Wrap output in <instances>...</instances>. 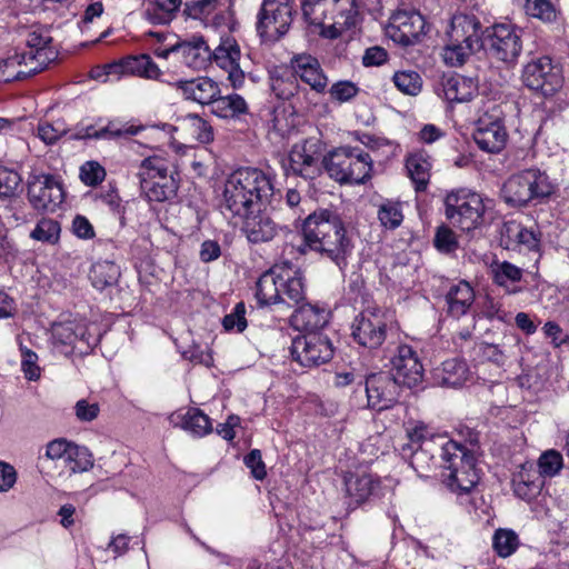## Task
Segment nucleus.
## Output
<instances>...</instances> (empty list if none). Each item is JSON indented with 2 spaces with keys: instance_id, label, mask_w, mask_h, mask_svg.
<instances>
[{
  "instance_id": "obj_25",
  "label": "nucleus",
  "mask_w": 569,
  "mask_h": 569,
  "mask_svg": "<svg viewBox=\"0 0 569 569\" xmlns=\"http://www.w3.org/2000/svg\"><path fill=\"white\" fill-rule=\"evenodd\" d=\"M293 307L296 309L290 322L299 331L317 332L328 323L329 312L318 305L307 302L305 299Z\"/></svg>"
},
{
  "instance_id": "obj_33",
  "label": "nucleus",
  "mask_w": 569,
  "mask_h": 569,
  "mask_svg": "<svg viewBox=\"0 0 569 569\" xmlns=\"http://www.w3.org/2000/svg\"><path fill=\"white\" fill-rule=\"evenodd\" d=\"M490 273L493 283L505 288L509 295L521 291L517 283L522 279L523 271L521 268L509 261H493L490 266Z\"/></svg>"
},
{
  "instance_id": "obj_20",
  "label": "nucleus",
  "mask_w": 569,
  "mask_h": 569,
  "mask_svg": "<svg viewBox=\"0 0 569 569\" xmlns=\"http://www.w3.org/2000/svg\"><path fill=\"white\" fill-rule=\"evenodd\" d=\"M392 377L400 385L409 388L416 387L422 381L423 367L417 352L408 345L397 348V353L391 359Z\"/></svg>"
},
{
  "instance_id": "obj_54",
  "label": "nucleus",
  "mask_w": 569,
  "mask_h": 569,
  "mask_svg": "<svg viewBox=\"0 0 569 569\" xmlns=\"http://www.w3.org/2000/svg\"><path fill=\"white\" fill-rule=\"evenodd\" d=\"M538 468L541 477L556 476L562 468L561 453L553 449L545 451L538 459Z\"/></svg>"
},
{
  "instance_id": "obj_13",
  "label": "nucleus",
  "mask_w": 569,
  "mask_h": 569,
  "mask_svg": "<svg viewBox=\"0 0 569 569\" xmlns=\"http://www.w3.org/2000/svg\"><path fill=\"white\" fill-rule=\"evenodd\" d=\"M502 116L499 106H492L479 116L476 121L473 139L481 150L497 153L505 148L508 133Z\"/></svg>"
},
{
  "instance_id": "obj_24",
  "label": "nucleus",
  "mask_w": 569,
  "mask_h": 569,
  "mask_svg": "<svg viewBox=\"0 0 569 569\" xmlns=\"http://www.w3.org/2000/svg\"><path fill=\"white\" fill-rule=\"evenodd\" d=\"M290 64L293 70L292 77H299L316 92L321 93L326 90L328 79L317 58L307 53H300L291 58Z\"/></svg>"
},
{
  "instance_id": "obj_63",
  "label": "nucleus",
  "mask_w": 569,
  "mask_h": 569,
  "mask_svg": "<svg viewBox=\"0 0 569 569\" xmlns=\"http://www.w3.org/2000/svg\"><path fill=\"white\" fill-rule=\"evenodd\" d=\"M298 89V83L295 77L277 78L272 82V90L280 99L291 98Z\"/></svg>"
},
{
  "instance_id": "obj_14",
  "label": "nucleus",
  "mask_w": 569,
  "mask_h": 569,
  "mask_svg": "<svg viewBox=\"0 0 569 569\" xmlns=\"http://www.w3.org/2000/svg\"><path fill=\"white\" fill-rule=\"evenodd\" d=\"M293 13L290 0H263L257 23L260 36L274 40L284 36L291 27Z\"/></svg>"
},
{
  "instance_id": "obj_27",
  "label": "nucleus",
  "mask_w": 569,
  "mask_h": 569,
  "mask_svg": "<svg viewBox=\"0 0 569 569\" xmlns=\"http://www.w3.org/2000/svg\"><path fill=\"white\" fill-rule=\"evenodd\" d=\"M186 99L200 104H211L220 93L219 86L208 77H198L190 80H179L174 83Z\"/></svg>"
},
{
  "instance_id": "obj_55",
  "label": "nucleus",
  "mask_w": 569,
  "mask_h": 569,
  "mask_svg": "<svg viewBox=\"0 0 569 569\" xmlns=\"http://www.w3.org/2000/svg\"><path fill=\"white\" fill-rule=\"evenodd\" d=\"M63 121L40 122L37 128V136L46 143L53 144L68 132Z\"/></svg>"
},
{
  "instance_id": "obj_64",
  "label": "nucleus",
  "mask_w": 569,
  "mask_h": 569,
  "mask_svg": "<svg viewBox=\"0 0 569 569\" xmlns=\"http://www.w3.org/2000/svg\"><path fill=\"white\" fill-rule=\"evenodd\" d=\"M99 411L100 408L98 403H90L84 399L77 401L74 406L76 417L82 422H90L94 420L98 417Z\"/></svg>"
},
{
  "instance_id": "obj_53",
  "label": "nucleus",
  "mask_w": 569,
  "mask_h": 569,
  "mask_svg": "<svg viewBox=\"0 0 569 569\" xmlns=\"http://www.w3.org/2000/svg\"><path fill=\"white\" fill-rule=\"evenodd\" d=\"M187 129L190 131L192 137L201 143H209L213 140L212 127L197 114L188 116Z\"/></svg>"
},
{
  "instance_id": "obj_38",
  "label": "nucleus",
  "mask_w": 569,
  "mask_h": 569,
  "mask_svg": "<svg viewBox=\"0 0 569 569\" xmlns=\"http://www.w3.org/2000/svg\"><path fill=\"white\" fill-rule=\"evenodd\" d=\"M287 173L292 172L305 179H313L319 173L316 159L306 152L305 147L295 146L289 154L288 164H284Z\"/></svg>"
},
{
  "instance_id": "obj_44",
  "label": "nucleus",
  "mask_w": 569,
  "mask_h": 569,
  "mask_svg": "<svg viewBox=\"0 0 569 569\" xmlns=\"http://www.w3.org/2000/svg\"><path fill=\"white\" fill-rule=\"evenodd\" d=\"M478 51L480 50L467 43L447 38L446 46L442 49V59L450 67H460Z\"/></svg>"
},
{
  "instance_id": "obj_51",
  "label": "nucleus",
  "mask_w": 569,
  "mask_h": 569,
  "mask_svg": "<svg viewBox=\"0 0 569 569\" xmlns=\"http://www.w3.org/2000/svg\"><path fill=\"white\" fill-rule=\"evenodd\" d=\"M21 176L13 169L0 167V199H12L21 184Z\"/></svg>"
},
{
  "instance_id": "obj_41",
  "label": "nucleus",
  "mask_w": 569,
  "mask_h": 569,
  "mask_svg": "<svg viewBox=\"0 0 569 569\" xmlns=\"http://www.w3.org/2000/svg\"><path fill=\"white\" fill-rule=\"evenodd\" d=\"M60 462L69 473L86 472L93 467V458L90 451L86 447L76 443L70 446Z\"/></svg>"
},
{
  "instance_id": "obj_50",
  "label": "nucleus",
  "mask_w": 569,
  "mask_h": 569,
  "mask_svg": "<svg viewBox=\"0 0 569 569\" xmlns=\"http://www.w3.org/2000/svg\"><path fill=\"white\" fill-rule=\"evenodd\" d=\"M59 222L49 218H42L30 233L33 240L48 243H56L59 240Z\"/></svg>"
},
{
  "instance_id": "obj_49",
  "label": "nucleus",
  "mask_w": 569,
  "mask_h": 569,
  "mask_svg": "<svg viewBox=\"0 0 569 569\" xmlns=\"http://www.w3.org/2000/svg\"><path fill=\"white\" fill-rule=\"evenodd\" d=\"M378 219L385 228H398L403 220L400 202L390 200L382 202L378 210Z\"/></svg>"
},
{
  "instance_id": "obj_32",
  "label": "nucleus",
  "mask_w": 569,
  "mask_h": 569,
  "mask_svg": "<svg viewBox=\"0 0 569 569\" xmlns=\"http://www.w3.org/2000/svg\"><path fill=\"white\" fill-rule=\"evenodd\" d=\"M406 168L415 189L425 191L430 180L431 161L425 150H417L406 157Z\"/></svg>"
},
{
  "instance_id": "obj_59",
  "label": "nucleus",
  "mask_w": 569,
  "mask_h": 569,
  "mask_svg": "<svg viewBox=\"0 0 569 569\" xmlns=\"http://www.w3.org/2000/svg\"><path fill=\"white\" fill-rule=\"evenodd\" d=\"M433 242L439 251L446 253L452 252L458 248L455 232L445 226L437 229Z\"/></svg>"
},
{
  "instance_id": "obj_42",
  "label": "nucleus",
  "mask_w": 569,
  "mask_h": 569,
  "mask_svg": "<svg viewBox=\"0 0 569 569\" xmlns=\"http://www.w3.org/2000/svg\"><path fill=\"white\" fill-rule=\"evenodd\" d=\"M120 277L119 267L112 261H98L92 264L90 280L92 286L99 290L116 284Z\"/></svg>"
},
{
  "instance_id": "obj_31",
  "label": "nucleus",
  "mask_w": 569,
  "mask_h": 569,
  "mask_svg": "<svg viewBox=\"0 0 569 569\" xmlns=\"http://www.w3.org/2000/svg\"><path fill=\"white\" fill-rule=\"evenodd\" d=\"M470 377L466 361L457 358L448 359L435 370V379L443 387H461Z\"/></svg>"
},
{
  "instance_id": "obj_9",
  "label": "nucleus",
  "mask_w": 569,
  "mask_h": 569,
  "mask_svg": "<svg viewBox=\"0 0 569 569\" xmlns=\"http://www.w3.org/2000/svg\"><path fill=\"white\" fill-rule=\"evenodd\" d=\"M446 217L456 227L465 231L476 229L485 213L480 194L467 189L451 191L445 199Z\"/></svg>"
},
{
  "instance_id": "obj_10",
  "label": "nucleus",
  "mask_w": 569,
  "mask_h": 569,
  "mask_svg": "<svg viewBox=\"0 0 569 569\" xmlns=\"http://www.w3.org/2000/svg\"><path fill=\"white\" fill-rule=\"evenodd\" d=\"M522 81L530 90L550 97L562 88L563 76L559 66L553 64L549 57L542 56L525 66Z\"/></svg>"
},
{
  "instance_id": "obj_60",
  "label": "nucleus",
  "mask_w": 569,
  "mask_h": 569,
  "mask_svg": "<svg viewBox=\"0 0 569 569\" xmlns=\"http://www.w3.org/2000/svg\"><path fill=\"white\" fill-rule=\"evenodd\" d=\"M359 89L351 81H338L331 86L329 93L333 100L346 102L357 96Z\"/></svg>"
},
{
  "instance_id": "obj_29",
  "label": "nucleus",
  "mask_w": 569,
  "mask_h": 569,
  "mask_svg": "<svg viewBox=\"0 0 569 569\" xmlns=\"http://www.w3.org/2000/svg\"><path fill=\"white\" fill-rule=\"evenodd\" d=\"M240 218L244 220L242 230L252 243L270 241L278 233L277 224L266 214L258 212Z\"/></svg>"
},
{
  "instance_id": "obj_28",
  "label": "nucleus",
  "mask_w": 569,
  "mask_h": 569,
  "mask_svg": "<svg viewBox=\"0 0 569 569\" xmlns=\"http://www.w3.org/2000/svg\"><path fill=\"white\" fill-rule=\"evenodd\" d=\"M169 421L174 428H181L194 437H203L212 431L210 418L198 408L174 412L169 417Z\"/></svg>"
},
{
  "instance_id": "obj_35",
  "label": "nucleus",
  "mask_w": 569,
  "mask_h": 569,
  "mask_svg": "<svg viewBox=\"0 0 569 569\" xmlns=\"http://www.w3.org/2000/svg\"><path fill=\"white\" fill-rule=\"evenodd\" d=\"M502 236L506 238L507 248L532 251L539 247L537 233L515 221L505 223Z\"/></svg>"
},
{
  "instance_id": "obj_5",
  "label": "nucleus",
  "mask_w": 569,
  "mask_h": 569,
  "mask_svg": "<svg viewBox=\"0 0 569 569\" xmlns=\"http://www.w3.org/2000/svg\"><path fill=\"white\" fill-rule=\"evenodd\" d=\"M441 451L442 483L453 493H469L480 480L475 453L453 440L442 443Z\"/></svg>"
},
{
  "instance_id": "obj_7",
  "label": "nucleus",
  "mask_w": 569,
  "mask_h": 569,
  "mask_svg": "<svg viewBox=\"0 0 569 569\" xmlns=\"http://www.w3.org/2000/svg\"><path fill=\"white\" fill-rule=\"evenodd\" d=\"M552 192L553 186L546 172L533 168L512 174L501 190L505 201L513 207H522L532 200L547 198Z\"/></svg>"
},
{
  "instance_id": "obj_22",
  "label": "nucleus",
  "mask_w": 569,
  "mask_h": 569,
  "mask_svg": "<svg viewBox=\"0 0 569 569\" xmlns=\"http://www.w3.org/2000/svg\"><path fill=\"white\" fill-rule=\"evenodd\" d=\"M240 60V47L234 40L226 39L211 50V61L228 72V80L233 88H240L246 78Z\"/></svg>"
},
{
  "instance_id": "obj_62",
  "label": "nucleus",
  "mask_w": 569,
  "mask_h": 569,
  "mask_svg": "<svg viewBox=\"0 0 569 569\" xmlns=\"http://www.w3.org/2000/svg\"><path fill=\"white\" fill-rule=\"evenodd\" d=\"M246 308L242 302L238 303L234 308V311L230 315H227L223 318V327L226 330L236 329L238 332H242L247 327V320L244 318Z\"/></svg>"
},
{
  "instance_id": "obj_39",
  "label": "nucleus",
  "mask_w": 569,
  "mask_h": 569,
  "mask_svg": "<svg viewBox=\"0 0 569 569\" xmlns=\"http://www.w3.org/2000/svg\"><path fill=\"white\" fill-rule=\"evenodd\" d=\"M432 446L426 442L425 446L412 448L411 445H405L401 448V456L409 461L410 467L419 477H426L433 465Z\"/></svg>"
},
{
  "instance_id": "obj_48",
  "label": "nucleus",
  "mask_w": 569,
  "mask_h": 569,
  "mask_svg": "<svg viewBox=\"0 0 569 569\" xmlns=\"http://www.w3.org/2000/svg\"><path fill=\"white\" fill-rule=\"evenodd\" d=\"M519 545L518 536L515 531L509 529H498L492 539V546L500 557H509L512 555Z\"/></svg>"
},
{
  "instance_id": "obj_43",
  "label": "nucleus",
  "mask_w": 569,
  "mask_h": 569,
  "mask_svg": "<svg viewBox=\"0 0 569 569\" xmlns=\"http://www.w3.org/2000/svg\"><path fill=\"white\" fill-rule=\"evenodd\" d=\"M512 482L515 495L526 501L535 499L540 495L542 488V480L540 477L532 476L525 469L515 476Z\"/></svg>"
},
{
  "instance_id": "obj_18",
  "label": "nucleus",
  "mask_w": 569,
  "mask_h": 569,
  "mask_svg": "<svg viewBox=\"0 0 569 569\" xmlns=\"http://www.w3.org/2000/svg\"><path fill=\"white\" fill-rule=\"evenodd\" d=\"M53 39L48 29L36 28L27 36L28 50L21 51L39 73L58 58V51L52 46Z\"/></svg>"
},
{
  "instance_id": "obj_26",
  "label": "nucleus",
  "mask_w": 569,
  "mask_h": 569,
  "mask_svg": "<svg viewBox=\"0 0 569 569\" xmlns=\"http://www.w3.org/2000/svg\"><path fill=\"white\" fill-rule=\"evenodd\" d=\"M173 50L182 63L194 70H202L211 62V49L202 37L179 42L173 46Z\"/></svg>"
},
{
  "instance_id": "obj_56",
  "label": "nucleus",
  "mask_w": 569,
  "mask_h": 569,
  "mask_svg": "<svg viewBox=\"0 0 569 569\" xmlns=\"http://www.w3.org/2000/svg\"><path fill=\"white\" fill-rule=\"evenodd\" d=\"M218 0H188L184 13L192 19H207L217 8Z\"/></svg>"
},
{
  "instance_id": "obj_6",
  "label": "nucleus",
  "mask_w": 569,
  "mask_h": 569,
  "mask_svg": "<svg viewBox=\"0 0 569 569\" xmlns=\"http://www.w3.org/2000/svg\"><path fill=\"white\" fill-rule=\"evenodd\" d=\"M322 164L329 177L343 184H360L371 178L373 160L359 147H339L328 152Z\"/></svg>"
},
{
  "instance_id": "obj_3",
  "label": "nucleus",
  "mask_w": 569,
  "mask_h": 569,
  "mask_svg": "<svg viewBox=\"0 0 569 569\" xmlns=\"http://www.w3.org/2000/svg\"><path fill=\"white\" fill-rule=\"evenodd\" d=\"M256 298L260 307L277 305L293 308L306 299L302 272L289 264L272 267L258 279Z\"/></svg>"
},
{
  "instance_id": "obj_58",
  "label": "nucleus",
  "mask_w": 569,
  "mask_h": 569,
  "mask_svg": "<svg viewBox=\"0 0 569 569\" xmlns=\"http://www.w3.org/2000/svg\"><path fill=\"white\" fill-rule=\"evenodd\" d=\"M21 370L24 377L30 381H36L40 378L41 369L38 366V356L32 350L21 347Z\"/></svg>"
},
{
  "instance_id": "obj_11",
  "label": "nucleus",
  "mask_w": 569,
  "mask_h": 569,
  "mask_svg": "<svg viewBox=\"0 0 569 569\" xmlns=\"http://www.w3.org/2000/svg\"><path fill=\"white\" fill-rule=\"evenodd\" d=\"M485 48L492 58L512 63L522 51L521 30L509 23L486 28Z\"/></svg>"
},
{
  "instance_id": "obj_46",
  "label": "nucleus",
  "mask_w": 569,
  "mask_h": 569,
  "mask_svg": "<svg viewBox=\"0 0 569 569\" xmlns=\"http://www.w3.org/2000/svg\"><path fill=\"white\" fill-rule=\"evenodd\" d=\"M525 12L543 22H553L557 19L558 11L550 0H517Z\"/></svg>"
},
{
  "instance_id": "obj_34",
  "label": "nucleus",
  "mask_w": 569,
  "mask_h": 569,
  "mask_svg": "<svg viewBox=\"0 0 569 569\" xmlns=\"http://www.w3.org/2000/svg\"><path fill=\"white\" fill-rule=\"evenodd\" d=\"M378 483V480L370 473H348L345 476L346 493L356 505L367 501Z\"/></svg>"
},
{
  "instance_id": "obj_21",
  "label": "nucleus",
  "mask_w": 569,
  "mask_h": 569,
  "mask_svg": "<svg viewBox=\"0 0 569 569\" xmlns=\"http://www.w3.org/2000/svg\"><path fill=\"white\" fill-rule=\"evenodd\" d=\"M446 36L479 50L485 48L486 30H482L480 20L473 14H455L451 18Z\"/></svg>"
},
{
  "instance_id": "obj_52",
  "label": "nucleus",
  "mask_w": 569,
  "mask_h": 569,
  "mask_svg": "<svg viewBox=\"0 0 569 569\" xmlns=\"http://www.w3.org/2000/svg\"><path fill=\"white\" fill-rule=\"evenodd\" d=\"M9 200V204L4 208V218L8 220V223L19 227L32 220L33 214L21 200L16 197Z\"/></svg>"
},
{
  "instance_id": "obj_16",
  "label": "nucleus",
  "mask_w": 569,
  "mask_h": 569,
  "mask_svg": "<svg viewBox=\"0 0 569 569\" xmlns=\"http://www.w3.org/2000/svg\"><path fill=\"white\" fill-rule=\"evenodd\" d=\"M61 182L51 174L33 176L28 181V200L37 211H56L63 202Z\"/></svg>"
},
{
  "instance_id": "obj_61",
  "label": "nucleus",
  "mask_w": 569,
  "mask_h": 569,
  "mask_svg": "<svg viewBox=\"0 0 569 569\" xmlns=\"http://www.w3.org/2000/svg\"><path fill=\"white\" fill-rule=\"evenodd\" d=\"M244 465L251 470V475L257 480H263L267 476L266 465L262 461L261 451L252 449L244 457Z\"/></svg>"
},
{
  "instance_id": "obj_8",
  "label": "nucleus",
  "mask_w": 569,
  "mask_h": 569,
  "mask_svg": "<svg viewBox=\"0 0 569 569\" xmlns=\"http://www.w3.org/2000/svg\"><path fill=\"white\" fill-rule=\"evenodd\" d=\"M139 176L140 188L149 201L169 200L178 190V183L169 170V162L160 157L143 159Z\"/></svg>"
},
{
  "instance_id": "obj_40",
  "label": "nucleus",
  "mask_w": 569,
  "mask_h": 569,
  "mask_svg": "<svg viewBox=\"0 0 569 569\" xmlns=\"http://www.w3.org/2000/svg\"><path fill=\"white\" fill-rule=\"evenodd\" d=\"M211 112L222 119H233L248 112V104L240 94L216 97Z\"/></svg>"
},
{
  "instance_id": "obj_47",
  "label": "nucleus",
  "mask_w": 569,
  "mask_h": 569,
  "mask_svg": "<svg viewBox=\"0 0 569 569\" xmlns=\"http://www.w3.org/2000/svg\"><path fill=\"white\" fill-rule=\"evenodd\" d=\"M392 81L396 88L407 96H417L422 89V78L413 70H401L395 72Z\"/></svg>"
},
{
  "instance_id": "obj_15",
  "label": "nucleus",
  "mask_w": 569,
  "mask_h": 569,
  "mask_svg": "<svg viewBox=\"0 0 569 569\" xmlns=\"http://www.w3.org/2000/svg\"><path fill=\"white\" fill-rule=\"evenodd\" d=\"M293 358L303 367H313L328 362L333 356V347L327 336L309 332L292 341Z\"/></svg>"
},
{
  "instance_id": "obj_57",
  "label": "nucleus",
  "mask_w": 569,
  "mask_h": 569,
  "mask_svg": "<svg viewBox=\"0 0 569 569\" xmlns=\"http://www.w3.org/2000/svg\"><path fill=\"white\" fill-rule=\"evenodd\" d=\"M106 178V170L96 161H88L80 168V179L89 187H96Z\"/></svg>"
},
{
  "instance_id": "obj_19",
  "label": "nucleus",
  "mask_w": 569,
  "mask_h": 569,
  "mask_svg": "<svg viewBox=\"0 0 569 569\" xmlns=\"http://www.w3.org/2000/svg\"><path fill=\"white\" fill-rule=\"evenodd\" d=\"M425 18L417 11L396 12L387 27V34L397 43L411 46L425 32Z\"/></svg>"
},
{
  "instance_id": "obj_23",
  "label": "nucleus",
  "mask_w": 569,
  "mask_h": 569,
  "mask_svg": "<svg viewBox=\"0 0 569 569\" xmlns=\"http://www.w3.org/2000/svg\"><path fill=\"white\" fill-rule=\"evenodd\" d=\"M107 74L137 76L149 80H159L162 76L159 67L149 54L128 56L119 61L106 64Z\"/></svg>"
},
{
  "instance_id": "obj_12",
  "label": "nucleus",
  "mask_w": 569,
  "mask_h": 569,
  "mask_svg": "<svg viewBox=\"0 0 569 569\" xmlns=\"http://www.w3.org/2000/svg\"><path fill=\"white\" fill-rule=\"evenodd\" d=\"M388 315L376 306H369L353 320L352 337L362 347L379 348L387 338Z\"/></svg>"
},
{
  "instance_id": "obj_1",
  "label": "nucleus",
  "mask_w": 569,
  "mask_h": 569,
  "mask_svg": "<svg viewBox=\"0 0 569 569\" xmlns=\"http://www.w3.org/2000/svg\"><path fill=\"white\" fill-rule=\"evenodd\" d=\"M280 199V191L274 189L270 174L258 168L244 167L228 177L222 208L232 217H247L261 212Z\"/></svg>"
},
{
  "instance_id": "obj_37",
  "label": "nucleus",
  "mask_w": 569,
  "mask_h": 569,
  "mask_svg": "<svg viewBox=\"0 0 569 569\" xmlns=\"http://www.w3.org/2000/svg\"><path fill=\"white\" fill-rule=\"evenodd\" d=\"M448 312L460 318L465 316L475 301V292L467 281H460L452 286L446 295Z\"/></svg>"
},
{
  "instance_id": "obj_17",
  "label": "nucleus",
  "mask_w": 569,
  "mask_h": 569,
  "mask_svg": "<svg viewBox=\"0 0 569 569\" xmlns=\"http://www.w3.org/2000/svg\"><path fill=\"white\" fill-rule=\"evenodd\" d=\"M368 406L381 411L391 408L398 400L400 383L389 372L371 375L366 380Z\"/></svg>"
},
{
  "instance_id": "obj_30",
  "label": "nucleus",
  "mask_w": 569,
  "mask_h": 569,
  "mask_svg": "<svg viewBox=\"0 0 569 569\" xmlns=\"http://www.w3.org/2000/svg\"><path fill=\"white\" fill-rule=\"evenodd\" d=\"M441 87L442 96L448 102L470 101L478 91V86L471 78L460 74L445 77Z\"/></svg>"
},
{
  "instance_id": "obj_4",
  "label": "nucleus",
  "mask_w": 569,
  "mask_h": 569,
  "mask_svg": "<svg viewBox=\"0 0 569 569\" xmlns=\"http://www.w3.org/2000/svg\"><path fill=\"white\" fill-rule=\"evenodd\" d=\"M301 9L305 20L319 27L320 36L327 39L339 38L361 20L356 0H302Z\"/></svg>"
},
{
  "instance_id": "obj_2",
  "label": "nucleus",
  "mask_w": 569,
  "mask_h": 569,
  "mask_svg": "<svg viewBox=\"0 0 569 569\" xmlns=\"http://www.w3.org/2000/svg\"><path fill=\"white\" fill-rule=\"evenodd\" d=\"M303 243L340 266L351 251V241L347 236L340 216L328 209L310 213L302 223Z\"/></svg>"
},
{
  "instance_id": "obj_45",
  "label": "nucleus",
  "mask_w": 569,
  "mask_h": 569,
  "mask_svg": "<svg viewBox=\"0 0 569 569\" xmlns=\"http://www.w3.org/2000/svg\"><path fill=\"white\" fill-rule=\"evenodd\" d=\"M182 0H152L151 6L146 11L147 18L156 24L169 23L174 13L181 6Z\"/></svg>"
},
{
  "instance_id": "obj_36",
  "label": "nucleus",
  "mask_w": 569,
  "mask_h": 569,
  "mask_svg": "<svg viewBox=\"0 0 569 569\" xmlns=\"http://www.w3.org/2000/svg\"><path fill=\"white\" fill-rule=\"evenodd\" d=\"M36 69L28 63L26 54L16 51L13 54L0 60V82L23 80L37 74Z\"/></svg>"
}]
</instances>
